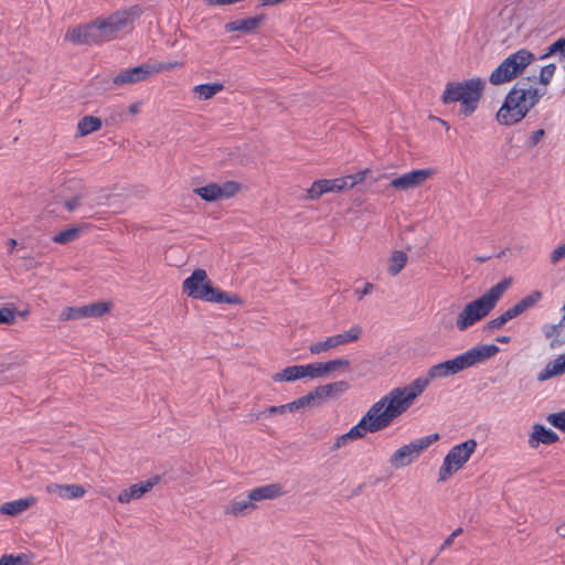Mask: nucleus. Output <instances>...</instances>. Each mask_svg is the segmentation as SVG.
<instances>
[{
    "instance_id": "1",
    "label": "nucleus",
    "mask_w": 565,
    "mask_h": 565,
    "mask_svg": "<svg viewBox=\"0 0 565 565\" xmlns=\"http://www.w3.org/2000/svg\"><path fill=\"white\" fill-rule=\"evenodd\" d=\"M142 12V8L138 4L118 10L106 19L97 18L89 23L70 29L65 34V40L76 45L111 41L120 31L131 26L134 21L141 17Z\"/></svg>"
},
{
    "instance_id": "2",
    "label": "nucleus",
    "mask_w": 565,
    "mask_h": 565,
    "mask_svg": "<svg viewBox=\"0 0 565 565\" xmlns=\"http://www.w3.org/2000/svg\"><path fill=\"white\" fill-rule=\"evenodd\" d=\"M535 84H537L535 74L520 77L515 82L495 115L500 125L513 126L519 124L539 104L545 95L546 88L542 90L534 87Z\"/></svg>"
},
{
    "instance_id": "3",
    "label": "nucleus",
    "mask_w": 565,
    "mask_h": 565,
    "mask_svg": "<svg viewBox=\"0 0 565 565\" xmlns=\"http://www.w3.org/2000/svg\"><path fill=\"white\" fill-rule=\"evenodd\" d=\"M512 284V278L507 277L492 286L482 296L467 303L456 319V327L465 331L478 321L486 318L497 306L498 301Z\"/></svg>"
},
{
    "instance_id": "4",
    "label": "nucleus",
    "mask_w": 565,
    "mask_h": 565,
    "mask_svg": "<svg viewBox=\"0 0 565 565\" xmlns=\"http://www.w3.org/2000/svg\"><path fill=\"white\" fill-rule=\"evenodd\" d=\"M499 351L500 349L495 344H479L451 360L430 366L427 374L431 381L455 375L470 366L484 362L494 356Z\"/></svg>"
},
{
    "instance_id": "5",
    "label": "nucleus",
    "mask_w": 565,
    "mask_h": 565,
    "mask_svg": "<svg viewBox=\"0 0 565 565\" xmlns=\"http://www.w3.org/2000/svg\"><path fill=\"white\" fill-rule=\"evenodd\" d=\"M486 81L481 77H472L463 82H449L441 96L444 104L460 102V114L470 116L477 109L482 97Z\"/></svg>"
},
{
    "instance_id": "6",
    "label": "nucleus",
    "mask_w": 565,
    "mask_h": 565,
    "mask_svg": "<svg viewBox=\"0 0 565 565\" xmlns=\"http://www.w3.org/2000/svg\"><path fill=\"white\" fill-rule=\"evenodd\" d=\"M182 290L193 299L215 303L242 305L243 299L236 294H227L213 287L204 269H195L182 284Z\"/></svg>"
},
{
    "instance_id": "7",
    "label": "nucleus",
    "mask_w": 565,
    "mask_h": 565,
    "mask_svg": "<svg viewBox=\"0 0 565 565\" xmlns=\"http://www.w3.org/2000/svg\"><path fill=\"white\" fill-rule=\"evenodd\" d=\"M411 405L412 403L405 393L397 387L374 403L369 411L384 429L388 427L396 417L406 412Z\"/></svg>"
},
{
    "instance_id": "8",
    "label": "nucleus",
    "mask_w": 565,
    "mask_h": 565,
    "mask_svg": "<svg viewBox=\"0 0 565 565\" xmlns=\"http://www.w3.org/2000/svg\"><path fill=\"white\" fill-rule=\"evenodd\" d=\"M535 60L527 49H520L505 57L490 74L489 82L494 85L509 83L523 74L524 70Z\"/></svg>"
},
{
    "instance_id": "9",
    "label": "nucleus",
    "mask_w": 565,
    "mask_h": 565,
    "mask_svg": "<svg viewBox=\"0 0 565 565\" xmlns=\"http://www.w3.org/2000/svg\"><path fill=\"white\" fill-rule=\"evenodd\" d=\"M476 448L477 441L475 439H468L454 446L444 458L438 480L446 481L451 475L462 468L476 451Z\"/></svg>"
},
{
    "instance_id": "10",
    "label": "nucleus",
    "mask_w": 565,
    "mask_h": 565,
    "mask_svg": "<svg viewBox=\"0 0 565 565\" xmlns=\"http://www.w3.org/2000/svg\"><path fill=\"white\" fill-rule=\"evenodd\" d=\"M439 434H430L398 448L390 458L394 468H404L413 462L425 449L439 440Z\"/></svg>"
},
{
    "instance_id": "11",
    "label": "nucleus",
    "mask_w": 565,
    "mask_h": 565,
    "mask_svg": "<svg viewBox=\"0 0 565 565\" xmlns=\"http://www.w3.org/2000/svg\"><path fill=\"white\" fill-rule=\"evenodd\" d=\"M111 305L107 301H97L82 307H66L60 313L61 321L83 318H98L110 311Z\"/></svg>"
},
{
    "instance_id": "12",
    "label": "nucleus",
    "mask_w": 565,
    "mask_h": 565,
    "mask_svg": "<svg viewBox=\"0 0 565 565\" xmlns=\"http://www.w3.org/2000/svg\"><path fill=\"white\" fill-rule=\"evenodd\" d=\"M152 65L149 63H143L138 66L127 68L118 73L113 78V84L115 86H125L136 84L142 81H146L149 76L153 75Z\"/></svg>"
},
{
    "instance_id": "13",
    "label": "nucleus",
    "mask_w": 565,
    "mask_h": 565,
    "mask_svg": "<svg viewBox=\"0 0 565 565\" xmlns=\"http://www.w3.org/2000/svg\"><path fill=\"white\" fill-rule=\"evenodd\" d=\"M433 174L431 169H419L404 173L391 181V186L398 190H409L422 185Z\"/></svg>"
},
{
    "instance_id": "14",
    "label": "nucleus",
    "mask_w": 565,
    "mask_h": 565,
    "mask_svg": "<svg viewBox=\"0 0 565 565\" xmlns=\"http://www.w3.org/2000/svg\"><path fill=\"white\" fill-rule=\"evenodd\" d=\"M160 480V476H153L146 481L135 483L119 493L118 501L120 503H128L134 499H139L145 493L149 492L156 484H158Z\"/></svg>"
},
{
    "instance_id": "15",
    "label": "nucleus",
    "mask_w": 565,
    "mask_h": 565,
    "mask_svg": "<svg viewBox=\"0 0 565 565\" xmlns=\"http://www.w3.org/2000/svg\"><path fill=\"white\" fill-rule=\"evenodd\" d=\"M266 20V15L264 13L245 18V19H237L231 22H227L225 24V31L227 32H234V31H241L246 34H253L256 33L259 29L260 24Z\"/></svg>"
},
{
    "instance_id": "16",
    "label": "nucleus",
    "mask_w": 565,
    "mask_h": 565,
    "mask_svg": "<svg viewBox=\"0 0 565 565\" xmlns=\"http://www.w3.org/2000/svg\"><path fill=\"white\" fill-rule=\"evenodd\" d=\"M382 429L383 428L381 427L379 422L367 409V412L360 419V422L350 428L349 433L352 435V438L355 440V439L363 438L366 435V433H377Z\"/></svg>"
},
{
    "instance_id": "17",
    "label": "nucleus",
    "mask_w": 565,
    "mask_h": 565,
    "mask_svg": "<svg viewBox=\"0 0 565 565\" xmlns=\"http://www.w3.org/2000/svg\"><path fill=\"white\" fill-rule=\"evenodd\" d=\"M532 429L533 430L529 439V444L532 448H536L540 444L551 445L558 441V435L551 428H546L544 425L534 424Z\"/></svg>"
},
{
    "instance_id": "18",
    "label": "nucleus",
    "mask_w": 565,
    "mask_h": 565,
    "mask_svg": "<svg viewBox=\"0 0 565 565\" xmlns=\"http://www.w3.org/2000/svg\"><path fill=\"white\" fill-rule=\"evenodd\" d=\"M45 489L49 493H55L63 499H78L86 493L85 488L81 484L50 483Z\"/></svg>"
},
{
    "instance_id": "19",
    "label": "nucleus",
    "mask_w": 565,
    "mask_h": 565,
    "mask_svg": "<svg viewBox=\"0 0 565 565\" xmlns=\"http://www.w3.org/2000/svg\"><path fill=\"white\" fill-rule=\"evenodd\" d=\"M367 172H369V170L366 169L363 171H359L354 174L345 175L342 178H337L333 180H328V182L331 186V192H340L344 189L353 188L354 185L364 181Z\"/></svg>"
},
{
    "instance_id": "20",
    "label": "nucleus",
    "mask_w": 565,
    "mask_h": 565,
    "mask_svg": "<svg viewBox=\"0 0 565 565\" xmlns=\"http://www.w3.org/2000/svg\"><path fill=\"white\" fill-rule=\"evenodd\" d=\"M36 502V498L33 495H29L22 499L13 500L3 503L0 507V512L2 514L15 516L24 511H26L29 508H31Z\"/></svg>"
},
{
    "instance_id": "21",
    "label": "nucleus",
    "mask_w": 565,
    "mask_h": 565,
    "mask_svg": "<svg viewBox=\"0 0 565 565\" xmlns=\"http://www.w3.org/2000/svg\"><path fill=\"white\" fill-rule=\"evenodd\" d=\"M543 333L550 340L551 349L559 348L565 343V326L563 324H544Z\"/></svg>"
},
{
    "instance_id": "22",
    "label": "nucleus",
    "mask_w": 565,
    "mask_h": 565,
    "mask_svg": "<svg viewBox=\"0 0 565 565\" xmlns=\"http://www.w3.org/2000/svg\"><path fill=\"white\" fill-rule=\"evenodd\" d=\"M281 494V487L277 483L266 484L262 487H257L253 489L248 498L253 500L254 502L267 500V499H275Z\"/></svg>"
},
{
    "instance_id": "23",
    "label": "nucleus",
    "mask_w": 565,
    "mask_h": 565,
    "mask_svg": "<svg viewBox=\"0 0 565 565\" xmlns=\"http://www.w3.org/2000/svg\"><path fill=\"white\" fill-rule=\"evenodd\" d=\"M564 373L565 362L562 360V356L559 355L545 365L543 371L539 373L537 381L543 382L554 376L562 375Z\"/></svg>"
},
{
    "instance_id": "24",
    "label": "nucleus",
    "mask_w": 565,
    "mask_h": 565,
    "mask_svg": "<svg viewBox=\"0 0 565 565\" xmlns=\"http://www.w3.org/2000/svg\"><path fill=\"white\" fill-rule=\"evenodd\" d=\"M430 381L431 380L429 379L428 374H426V376L417 377L409 385L399 388L405 393L407 398L413 404L414 399L424 392Z\"/></svg>"
},
{
    "instance_id": "25",
    "label": "nucleus",
    "mask_w": 565,
    "mask_h": 565,
    "mask_svg": "<svg viewBox=\"0 0 565 565\" xmlns=\"http://www.w3.org/2000/svg\"><path fill=\"white\" fill-rule=\"evenodd\" d=\"M103 126L102 119L95 116H84L77 124V136L84 137L99 130Z\"/></svg>"
},
{
    "instance_id": "26",
    "label": "nucleus",
    "mask_w": 565,
    "mask_h": 565,
    "mask_svg": "<svg viewBox=\"0 0 565 565\" xmlns=\"http://www.w3.org/2000/svg\"><path fill=\"white\" fill-rule=\"evenodd\" d=\"M303 377L302 365L287 366L282 371L273 374L274 382H295Z\"/></svg>"
},
{
    "instance_id": "27",
    "label": "nucleus",
    "mask_w": 565,
    "mask_h": 565,
    "mask_svg": "<svg viewBox=\"0 0 565 565\" xmlns=\"http://www.w3.org/2000/svg\"><path fill=\"white\" fill-rule=\"evenodd\" d=\"M224 89L222 83H206L194 86L193 93L199 95L200 99L207 100Z\"/></svg>"
},
{
    "instance_id": "28",
    "label": "nucleus",
    "mask_w": 565,
    "mask_h": 565,
    "mask_svg": "<svg viewBox=\"0 0 565 565\" xmlns=\"http://www.w3.org/2000/svg\"><path fill=\"white\" fill-rule=\"evenodd\" d=\"M193 192L206 202H214L221 199V189L217 183H209L204 186L195 188Z\"/></svg>"
},
{
    "instance_id": "29",
    "label": "nucleus",
    "mask_w": 565,
    "mask_h": 565,
    "mask_svg": "<svg viewBox=\"0 0 565 565\" xmlns=\"http://www.w3.org/2000/svg\"><path fill=\"white\" fill-rule=\"evenodd\" d=\"M407 254L403 250H394L390 257L388 274L396 276L405 267L407 263Z\"/></svg>"
},
{
    "instance_id": "30",
    "label": "nucleus",
    "mask_w": 565,
    "mask_h": 565,
    "mask_svg": "<svg viewBox=\"0 0 565 565\" xmlns=\"http://www.w3.org/2000/svg\"><path fill=\"white\" fill-rule=\"evenodd\" d=\"M328 399H338L347 391L350 390V384L347 381H338L322 385Z\"/></svg>"
},
{
    "instance_id": "31",
    "label": "nucleus",
    "mask_w": 565,
    "mask_h": 565,
    "mask_svg": "<svg viewBox=\"0 0 565 565\" xmlns=\"http://www.w3.org/2000/svg\"><path fill=\"white\" fill-rule=\"evenodd\" d=\"M255 509L254 501L250 500L248 497L245 500H233L230 504V507L225 510L226 513H231L233 515L238 514H247L252 510Z\"/></svg>"
},
{
    "instance_id": "32",
    "label": "nucleus",
    "mask_w": 565,
    "mask_h": 565,
    "mask_svg": "<svg viewBox=\"0 0 565 565\" xmlns=\"http://www.w3.org/2000/svg\"><path fill=\"white\" fill-rule=\"evenodd\" d=\"M331 192V186L328 179H320L312 183L311 188L307 191V199L318 200L324 193Z\"/></svg>"
},
{
    "instance_id": "33",
    "label": "nucleus",
    "mask_w": 565,
    "mask_h": 565,
    "mask_svg": "<svg viewBox=\"0 0 565 565\" xmlns=\"http://www.w3.org/2000/svg\"><path fill=\"white\" fill-rule=\"evenodd\" d=\"M518 317L514 309L511 307L499 317L488 321L484 326V330L492 331L502 328L508 321Z\"/></svg>"
},
{
    "instance_id": "34",
    "label": "nucleus",
    "mask_w": 565,
    "mask_h": 565,
    "mask_svg": "<svg viewBox=\"0 0 565 565\" xmlns=\"http://www.w3.org/2000/svg\"><path fill=\"white\" fill-rule=\"evenodd\" d=\"M79 233H81V228L73 226V227L66 228L64 231H61L60 233L54 235L53 242H55L57 244H67V243L75 241L79 236Z\"/></svg>"
},
{
    "instance_id": "35",
    "label": "nucleus",
    "mask_w": 565,
    "mask_h": 565,
    "mask_svg": "<svg viewBox=\"0 0 565 565\" xmlns=\"http://www.w3.org/2000/svg\"><path fill=\"white\" fill-rule=\"evenodd\" d=\"M303 377L319 379L324 376L322 362L302 365Z\"/></svg>"
},
{
    "instance_id": "36",
    "label": "nucleus",
    "mask_w": 565,
    "mask_h": 565,
    "mask_svg": "<svg viewBox=\"0 0 565 565\" xmlns=\"http://www.w3.org/2000/svg\"><path fill=\"white\" fill-rule=\"evenodd\" d=\"M555 71L556 65L554 63H548L547 65L543 66L540 74L536 75V83L545 86L548 85L554 76Z\"/></svg>"
},
{
    "instance_id": "37",
    "label": "nucleus",
    "mask_w": 565,
    "mask_h": 565,
    "mask_svg": "<svg viewBox=\"0 0 565 565\" xmlns=\"http://www.w3.org/2000/svg\"><path fill=\"white\" fill-rule=\"evenodd\" d=\"M322 365L324 374L327 375L340 369H348L350 366V361L348 359H335L328 362H322Z\"/></svg>"
},
{
    "instance_id": "38",
    "label": "nucleus",
    "mask_w": 565,
    "mask_h": 565,
    "mask_svg": "<svg viewBox=\"0 0 565 565\" xmlns=\"http://www.w3.org/2000/svg\"><path fill=\"white\" fill-rule=\"evenodd\" d=\"M242 185L236 182V181H226L224 182L223 184L220 185V189H221V199L223 198H232L234 196L236 193L239 192Z\"/></svg>"
},
{
    "instance_id": "39",
    "label": "nucleus",
    "mask_w": 565,
    "mask_h": 565,
    "mask_svg": "<svg viewBox=\"0 0 565 565\" xmlns=\"http://www.w3.org/2000/svg\"><path fill=\"white\" fill-rule=\"evenodd\" d=\"M553 54H558L559 61L565 62V45H564V42L562 41V39H558L557 41L552 43L547 47V51L541 56V58H545Z\"/></svg>"
},
{
    "instance_id": "40",
    "label": "nucleus",
    "mask_w": 565,
    "mask_h": 565,
    "mask_svg": "<svg viewBox=\"0 0 565 565\" xmlns=\"http://www.w3.org/2000/svg\"><path fill=\"white\" fill-rule=\"evenodd\" d=\"M333 348H334L333 340L331 337H328L324 341H319V342L312 343L309 347V351L311 354H320V353L327 352L328 350L333 349Z\"/></svg>"
},
{
    "instance_id": "41",
    "label": "nucleus",
    "mask_w": 565,
    "mask_h": 565,
    "mask_svg": "<svg viewBox=\"0 0 565 565\" xmlns=\"http://www.w3.org/2000/svg\"><path fill=\"white\" fill-rule=\"evenodd\" d=\"M546 420L555 428L565 433V411L552 413Z\"/></svg>"
},
{
    "instance_id": "42",
    "label": "nucleus",
    "mask_w": 565,
    "mask_h": 565,
    "mask_svg": "<svg viewBox=\"0 0 565 565\" xmlns=\"http://www.w3.org/2000/svg\"><path fill=\"white\" fill-rule=\"evenodd\" d=\"M17 309H10L7 307L0 308V324H11L15 320Z\"/></svg>"
},
{
    "instance_id": "43",
    "label": "nucleus",
    "mask_w": 565,
    "mask_h": 565,
    "mask_svg": "<svg viewBox=\"0 0 565 565\" xmlns=\"http://www.w3.org/2000/svg\"><path fill=\"white\" fill-rule=\"evenodd\" d=\"M313 398V406L318 407L326 401H328L324 388L322 385L317 386L315 390L309 392Z\"/></svg>"
},
{
    "instance_id": "44",
    "label": "nucleus",
    "mask_w": 565,
    "mask_h": 565,
    "mask_svg": "<svg viewBox=\"0 0 565 565\" xmlns=\"http://www.w3.org/2000/svg\"><path fill=\"white\" fill-rule=\"evenodd\" d=\"M543 295L541 291L539 290H534L532 291L530 295L525 296L524 298H522L521 300L523 302H525V307L527 309L532 308L533 306H535L541 299H542Z\"/></svg>"
},
{
    "instance_id": "45",
    "label": "nucleus",
    "mask_w": 565,
    "mask_h": 565,
    "mask_svg": "<svg viewBox=\"0 0 565 565\" xmlns=\"http://www.w3.org/2000/svg\"><path fill=\"white\" fill-rule=\"evenodd\" d=\"M151 65H152V68L154 70L153 74H157V73H160L161 71H171L175 67H179L182 65V63L178 62V61H173V62H167V63H156V64H151Z\"/></svg>"
},
{
    "instance_id": "46",
    "label": "nucleus",
    "mask_w": 565,
    "mask_h": 565,
    "mask_svg": "<svg viewBox=\"0 0 565 565\" xmlns=\"http://www.w3.org/2000/svg\"><path fill=\"white\" fill-rule=\"evenodd\" d=\"M544 135H545V130L542 128L533 131L529 138L527 147L534 148L541 141V139L544 137Z\"/></svg>"
},
{
    "instance_id": "47",
    "label": "nucleus",
    "mask_w": 565,
    "mask_h": 565,
    "mask_svg": "<svg viewBox=\"0 0 565 565\" xmlns=\"http://www.w3.org/2000/svg\"><path fill=\"white\" fill-rule=\"evenodd\" d=\"M563 258H565V243L559 245L552 252L551 263L555 265Z\"/></svg>"
},
{
    "instance_id": "48",
    "label": "nucleus",
    "mask_w": 565,
    "mask_h": 565,
    "mask_svg": "<svg viewBox=\"0 0 565 565\" xmlns=\"http://www.w3.org/2000/svg\"><path fill=\"white\" fill-rule=\"evenodd\" d=\"M362 333V329L360 326H353L349 331H345L344 334L347 337L348 342L356 341L360 339Z\"/></svg>"
},
{
    "instance_id": "49",
    "label": "nucleus",
    "mask_w": 565,
    "mask_h": 565,
    "mask_svg": "<svg viewBox=\"0 0 565 565\" xmlns=\"http://www.w3.org/2000/svg\"><path fill=\"white\" fill-rule=\"evenodd\" d=\"M12 561H13V565H31L32 564V558L30 555L28 554H18V555H13L12 554Z\"/></svg>"
},
{
    "instance_id": "50",
    "label": "nucleus",
    "mask_w": 565,
    "mask_h": 565,
    "mask_svg": "<svg viewBox=\"0 0 565 565\" xmlns=\"http://www.w3.org/2000/svg\"><path fill=\"white\" fill-rule=\"evenodd\" d=\"M374 289V285L371 284V282H365L363 288L360 290V289H356L355 290V295L358 296V299L359 300H362L364 296L371 294Z\"/></svg>"
},
{
    "instance_id": "51",
    "label": "nucleus",
    "mask_w": 565,
    "mask_h": 565,
    "mask_svg": "<svg viewBox=\"0 0 565 565\" xmlns=\"http://www.w3.org/2000/svg\"><path fill=\"white\" fill-rule=\"evenodd\" d=\"M461 533H462V529H461V527L456 529V530H455V531H454V532H452V533H451V534H450V535H449V536L444 541L443 545L440 546V551H443V550H445V548L449 547V546L452 544V542H454L455 537H457V536H458L459 534H461Z\"/></svg>"
},
{
    "instance_id": "52",
    "label": "nucleus",
    "mask_w": 565,
    "mask_h": 565,
    "mask_svg": "<svg viewBox=\"0 0 565 565\" xmlns=\"http://www.w3.org/2000/svg\"><path fill=\"white\" fill-rule=\"evenodd\" d=\"M266 416L282 415L286 413L285 404L279 406H269L265 408Z\"/></svg>"
},
{
    "instance_id": "53",
    "label": "nucleus",
    "mask_w": 565,
    "mask_h": 565,
    "mask_svg": "<svg viewBox=\"0 0 565 565\" xmlns=\"http://www.w3.org/2000/svg\"><path fill=\"white\" fill-rule=\"evenodd\" d=\"M297 401H298V404L300 405V408H301V409H302V408H305V407H307V406H309V407H315V406H313V398H312V396L310 395V393H308V394H306V395H303V396L299 397Z\"/></svg>"
},
{
    "instance_id": "54",
    "label": "nucleus",
    "mask_w": 565,
    "mask_h": 565,
    "mask_svg": "<svg viewBox=\"0 0 565 565\" xmlns=\"http://www.w3.org/2000/svg\"><path fill=\"white\" fill-rule=\"evenodd\" d=\"M79 201H81V195H76V196L67 200L64 203V206L66 207L67 211L72 212L79 205Z\"/></svg>"
},
{
    "instance_id": "55",
    "label": "nucleus",
    "mask_w": 565,
    "mask_h": 565,
    "mask_svg": "<svg viewBox=\"0 0 565 565\" xmlns=\"http://www.w3.org/2000/svg\"><path fill=\"white\" fill-rule=\"evenodd\" d=\"M332 340H333V344H334V348L339 347V345H342V344H347L349 343L348 340H347V337L343 333H339V334H335V335H331Z\"/></svg>"
},
{
    "instance_id": "56",
    "label": "nucleus",
    "mask_w": 565,
    "mask_h": 565,
    "mask_svg": "<svg viewBox=\"0 0 565 565\" xmlns=\"http://www.w3.org/2000/svg\"><path fill=\"white\" fill-rule=\"evenodd\" d=\"M348 440L345 439L344 435H341L337 438L335 443L332 445L331 450L335 451L340 449L341 447L348 445Z\"/></svg>"
},
{
    "instance_id": "57",
    "label": "nucleus",
    "mask_w": 565,
    "mask_h": 565,
    "mask_svg": "<svg viewBox=\"0 0 565 565\" xmlns=\"http://www.w3.org/2000/svg\"><path fill=\"white\" fill-rule=\"evenodd\" d=\"M285 408H286V413L287 412H298L301 409L297 399L285 404Z\"/></svg>"
},
{
    "instance_id": "58",
    "label": "nucleus",
    "mask_w": 565,
    "mask_h": 565,
    "mask_svg": "<svg viewBox=\"0 0 565 565\" xmlns=\"http://www.w3.org/2000/svg\"><path fill=\"white\" fill-rule=\"evenodd\" d=\"M512 308L514 309L518 316L527 310V308L525 307V302H523L522 300L518 301L514 306H512Z\"/></svg>"
},
{
    "instance_id": "59",
    "label": "nucleus",
    "mask_w": 565,
    "mask_h": 565,
    "mask_svg": "<svg viewBox=\"0 0 565 565\" xmlns=\"http://www.w3.org/2000/svg\"><path fill=\"white\" fill-rule=\"evenodd\" d=\"M264 416H266V412H265V409H264V411H260V412H258V413H250V414L248 415V420H249L250 423H253V422H255V420H259V419H260L262 417H264Z\"/></svg>"
},
{
    "instance_id": "60",
    "label": "nucleus",
    "mask_w": 565,
    "mask_h": 565,
    "mask_svg": "<svg viewBox=\"0 0 565 565\" xmlns=\"http://www.w3.org/2000/svg\"><path fill=\"white\" fill-rule=\"evenodd\" d=\"M118 119H121V113L111 114L108 118H106V125L116 124Z\"/></svg>"
},
{
    "instance_id": "61",
    "label": "nucleus",
    "mask_w": 565,
    "mask_h": 565,
    "mask_svg": "<svg viewBox=\"0 0 565 565\" xmlns=\"http://www.w3.org/2000/svg\"><path fill=\"white\" fill-rule=\"evenodd\" d=\"M0 565H13L12 554H4L0 557Z\"/></svg>"
},
{
    "instance_id": "62",
    "label": "nucleus",
    "mask_w": 565,
    "mask_h": 565,
    "mask_svg": "<svg viewBox=\"0 0 565 565\" xmlns=\"http://www.w3.org/2000/svg\"><path fill=\"white\" fill-rule=\"evenodd\" d=\"M140 105H141V103H140V102H137V103L131 104V105L128 107L129 113H130L131 115H137V114L139 113Z\"/></svg>"
},
{
    "instance_id": "63",
    "label": "nucleus",
    "mask_w": 565,
    "mask_h": 565,
    "mask_svg": "<svg viewBox=\"0 0 565 565\" xmlns=\"http://www.w3.org/2000/svg\"><path fill=\"white\" fill-rule=\"evenodd\" d=\"M441 324L446 328V329H451L454 327V323H452V319L449 318V319H446V315L444 316L443 320H441Z\"/></svg>"
},
{
    "instance_id": "64",
    "label": "nucleus",
    "mask_w": 565,
    "mask_h": 565,
    "mask_svg": "<svg viewBox=\"0 0 565 565\" xmlns=\"http://www.w3.org/2000/svg\"><path fill=\"white\" fill-rule=\"evenodd\" d=\"M556 533L562 536V537H565V523L561 524L559 526L556 527Z\"/></svg>"
}]
</instances>
